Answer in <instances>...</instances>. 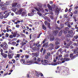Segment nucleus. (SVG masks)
<instances>
[{
  "mask_svg": "<svg viewBox=\"0 0 78 78\" xmlns=\"http://www.w3.org/2000/svg\"><path fill=\"white\" fill-rule=\"evenodd\" d=\"M7 56H8V55H7V54L5 53L4 54V55L3 56V58H6L7 57Z\"/></svg>",
  "mask_w": 78,
  "mask_h": 78,
  "instance_id": "29",
  "label": "nucleus"
},
{
  "mask_svg": "<svg viewBox=\"0 0 78 78\" xmlns=\"http://www.w3.org/2000/svg\"><path fill=\"white\" fill-rule=\"evenodd\" d=\"M56 59H63V58H62V55H60L56 57Z\"/></svg>",
  "mask_w": 78,
  "mask_h": 78,
  "instance_id": "13",
  "label": "nucleus"
},
{
  "mask_svg": "<svg viewBox=\"0 0 78 78\" xmlns=\"http://www.w3.org/2000/svg\"><path fill=\"white\" fill-rule=\"evenodd\" d=\"M17 12H16V14H21L22 11H23V9L22 8H20L17 10Z\"/></svg>",
  "mask_w": 78,
  "mask_h": 78,
  "instance_id": "3",
  "label": "nucleus"
},
{
  "mask_svg": "<svg viewBox=\"0 0 78 78\" xmlns=\"http://www.w3.org/2000/svg\"><path fill=\"white\" fill-rule=\"evenodd\" d=\"M8 47V45L6 43H5L3 45V48L5 50H6L7 49V48Z\"/></svg>",
  "mask_w": 78,
  "mask_h": 78,
  "instance_id": "6",
  "label": "nucleus"
},
{
  "mask_svg": "<svg viewBox=\"0 0 78 78\" xmlns=\"http://www.w3.org/2000/svg\"><path fill=\"white\" fill-rule=\"evenodd\" d=\"M20 8H20V5L19 4H18L17 5L16 9H18Z\"/></svg>",
  "mask_w": 78,
  "mask_h": 78,
  "instance_id": "30",
  "label": "nucleus"
},
{
  "mask_svg": "<svg viewBox=\"0 0 78 78\" xmlns=\"http://www.w3.org/2000/svg\"><path fill=\"white\" fill-rule=\"evenodd\" d=\"M42 28L44 30H45L46 29V27L44 25H43L42 26Z\"/></svg>",
  "mask_w": 78,
  "mask_h": 78,
  "instance_id": "35",
  "label": "nucleus"
},
{
  "mask_svg": "<svg viewBox=\"0 0 78 78\" xmlns=\"http://www.w3.org/2000/svg\"><path fill=\"white\" fill-rule=\"evenodd\" d=\"M2 59H2V60L1 61V63H3L4 62V59L3 60H2Z\"/></svg>",
  "mask_w": 78,
  "mask_h": 78,
  "instance_id": "64",
  "label": "nucleus"
},
{
  "mask_svg": "<svg viewBox=\"0 0 78 78\" xmlns=\"http://www.w3.org/2000/svg\"><path fill=\"white\" fill-rule=\"evenodd\" d=\"M73 45H74L75 47H76L77 46H78V44L76 43H74L73 44Z\"/></svg>",
  "mask_w": 78,
  "mask_h": 78,
  "instance_id": "40",
  "label": "nucleus"
},
{
  "mask_svg": "<svg viewBox=\"0 0 78 78\" xmlns=\"http://www.w3.org/2000/svg\"><path fill=\"white\" fill-rule=\"evenodd\" d=\"M41 34H42V33H41V34H40L37 36V38H39V37H40V36H41Z\"/></svg>",
  "mask_w": 78,
  "mask_h": 78,
  "instance_id": "59",
  "label": "nucleus"
},
{
  "mask_svg": "<svg viewBox=\"0 0 78 78\" xmlns=\"http://www.w3.org/2000/svg\"><path fill=\"white\" fill-rule=\"evenodd\" d=\"M12 62H13V63L14 64L15 63V60L14 59H13L12 60Z\"/></svg>",
  "mask_w": 78,
  "mask_h": 78,
  "instance_id": "53",
  "label": "nucleus"
},
{
  "mask_svg": "<svg viewBox=\"0 0 78 78\" xmlns=\"http://www.w3.org/2000/svg\"><path fill=\"white\" fill-rule=\"evenodd\" d=\"M73 37V34H67V38H69V37Z\"/></svg>",
  "mask_w": 78,
  "mask_h": 78,
  "instance_id": "9",
  "label": "nucleus"
},
{
  "mask_svg": "<svg viewBox=\"0 0 78 78\" xmlns=\"http://www.w3.org/2000/svg\"><path fill=\"white\" fill-rule=\"evenodd\" d=\"M17 5V2H15L12 4V7H15Z\"/></svg>",
  "mask_w": 78,
  "mask_h": 78,
  "instance_id": "24",
  "label": "nucleus"
},
{
  "mask_svg": "<svg viewBox=\"0 0 78 78\" xmlns=\"http://www.w3.org/2000/svg\"><path fill=\"white\" fill-rule=\"evenodd\" d=\"M54 40V36H52L51 37V38L50 39V41H53Z\"/></svg>",
  "mask_w": 78,
  "mask_h": 78,
  "instance_id": "23",
  "label": "nucleus"
},
{
  "mask_svg": "<svg viewBox=\"0 0 78 78\" xmlns=\"http://www.w3.org/2000/svg\"><path fill=\"white\" fill-rule=\"evenodd\" d=\"M71 48H73V45H72L70 46Z\"/></svg>",
  "mask_w": 78,
  "mask_h": 78,
  "instance_id": "62",
  "label": "nucleus"
},
{
  "mask_svg": "<svg viewBox=\"0 0 78 78\" xmlns=\"http://www.w3.org/2000/svg\"><path fill=\"white\" fill-rule=\"evenodd\" d=\"M77 12H78V11H77V10H75L74 12V14H77Z\"/></svg>",
  "mask_w": 78,
  "mask_h": 78,
  "instance_id": "56",
  "label": "nucleus"
},
{
  "mask_svg": "<svg viewBox=\"0 0 78 78\" xmlns=\"http://www.w3.org/2000/svg\"><path fill=\"white\" fill-rule=\"evenodd\" d=\"M9 37H10V38H13V37H14V35H10L9 36Z\"/></svg>",
  "mask_w": 78,
  "mask_h": 78,
  "instance_id": "31",
  "label": "nucleus"
},
{
  "mask_svg": "<svg viewBox=\"0 0 78 78\" xmlns=\"http://www.w3.org/2000/svg\"><path fill=\"white\" fill-rule=\"evenodd\" d=\"M68 33H70V34H72L73 33V31L71 30L70 31H69Z\"/></svg>",
  "mask_w": 78,
  "mask_h": 78,
  "instance_id": "43",
  "label": "nucleus"
},
{
  "mask_svg": "<svg viewBox=\"0 0 78 78\" xmlns=\"http://www.w3.org/2000/svg\"><path fill=\"white\" fill-rule=\"evenodd\" d=\"M45 51H46L45 49H44L43 52V55H45Z\"/></svg>",
  "mask_w": 78,
  "mask_h": 78,
  "instance_id": "45",
  "label": "nucleus"
},
{
  "mask_svg": "<svg viewBox=\"0 0 78 78\" xmlns=\"http://www.w3.org/2000/svg\"><path fill=\"white\" fill-rule=\"evenodd\" d=\"M48 42H47L45 43L44 44H43V47H45V48H47L48 46Z\"/></svg>",
  "mask_w": 78,
  "mask_h": 78,
  "instance_id": "18",
  "label": "nucleus"
},
{
  "mask_svg": "<svg viewBox=\"0 0 78 78\" xmlns=\"http://www.w3.org/2000/svg\"><path fill=\"white\" fill-rule=\"evenodd\" d=\"M17 31H16L14 32V34H13L14 37H16V35H17Z\"/></svg>",
  "mask_w": 78,
  "mask_h": 78,
  "instance_id": "36",
  "label": "nucleus"
},
{
  "mask_svg": "<svg viewBox=\"0 0 78 78\" xmlns=\"http://www.w3.org/2000/svg\"><path fill=\"white\" fill-rule=\"evenodd\" d=\"M17 9L16 8L14 7L12 9V11H13V12H16L17 11Z\"/></svg>",
  "mask_w": 78,
  "mask_h": 78,
  "instance_id": "16",
  "label": "nucleus"
},
{
  "mask_svg": "<svg viewBox=\"0 0 78 78\" xmlns=\"http://www.w3.org/2000/svg\"><path fill=\"white\" fill-rule=\"evenodd\" d=\"M20 61L22 63H25L26 60L25 59H21V60H20Z\"/></svg>",
  "mask_w": 78,
  "mask_h": 78,
  "instance_id": "20",
  "label": "nucleus"
},
{
  "mask_svg": "<svg viewBox=\"0 0 78 78\" xmlns=\"http://www.w3.org/2000/svg\"><path fill=\"white\" fill-rule=\"evenodd\" d=\"M72 44V41H71L70 43H68L67 44L66 47L68 48V47H69Z\"/></svg>",
  "mask_w": 78,
  "mask_h": 78,
  "instance_id": "22",
  "label": "nucleus"
},
{
  "mask_svg": "<svg viewBox=\"0 0 78 78\" xmlns=\"http://www.w3.org/2000/svg\"><path fill=\"white\" fill-rule=\"evenodd\" d=\"M65 30H66V31L64 32V33H65V34H66L67 33V31H68L69 30V28L66 27Z\"/></svg>",
  "mask_w": 78,
  "mask_h": 78,
  "instance_id": "21",
  "label": "nucleus"
},
{
  "mask_svg": "<svg viewBox=\"0 0 78 78\" xmlns=\"http://www.w3.org/2000/svg\"><path fill=\"white\" fill-rule=\"evenodd\" d=\"M36 76L37 77H39V76H40V74H39V72H36Z\"/></svg>",
  "mask_w": 78,
  "mask_h": 78,
  "instance_id": "32",
  "label": "nucleus"
},
{
  "mask_svg": "<svg viewBox=\"0 0 78 78\" xmlns=\"http://www.w3.org/2000/svg\"><path fill=\"white\" fill-rule=\"evenodd\" d=\"M0 6L2 8V9L3 10H6V6L5 7V6L3 4H1Z\"/></svg>",
  "mask_w": 78,
  "mask_h": 78,
  "instance_id": "7",
  "label": "nucleus"
},
{
  "mask_svg": "<svg viewBox=\"0 0 78 78\" xmlns=\"http://www.w3.org/2000/svg\"><path fill=\"white\" fill-rule=\"evenodd\" d=\"M47 6L49 9H50L51 10V6H50V4H48Z\"/></svg>",
  "mask_w": 78,
  "mask_h": 78,
  "instance_id": "33",
  "label": "nucleus"
},
{
  "mask_svg": "<svg viewBox=\"0 0 78 78\" xmlns=\"http://www.w3.org/2000/svg\"><path fill=\"white\" fill-rule=\"evenodd\" d=\"M9 13H6L4 16V19H6V18L9 16Z\"/></svg>",
  "mask_w": 78,
  "mask_h": 78,
  "instance_id": "17",
  "label": "nucleus"
},
{
  "mask_svg": "<svg viewBox=\"0 0 78 78\" xmlns=\"http://www.w3.org/2000/svg\"><path fill=\"white\" fill-rule=\"evenodd\" d=\"M37 61H35V63L37 64L40 62H41V63L43 62L44 64V65H47L48 64V60H44V61L43 59H42L41 60L40 59H37Z\"/></svg>",
  "mask_w": 78,
  "mask_h": 78,
  "instance_id": "1",
  "label": "nucleus"
},
{
  "mask_svg": "<svg viewBox=\"0 0 78 78\" xmlns=\"http://www.w3.org/2000/svg\"><path fill=\"white\" fill-rule=\"evenodd\" d=\"M33 50H36V48L34 47V48H33Z\"/></svg>",
  "mask_w": 78,
  "mask_h": 78,
  "instance_id": "60",
  "label": "nucleus"
},
{
  "mask_svg": "<svg viewBox=\"0 0 78 78\" xmlns=\"http://www.w3.org/2000/svg\"><path fill=\"white\" fill-rule=\"evenodd\" d=\"M21 16L22 17H25V16H27V14L24 12H23L21 14Z\"/></svg>",
  "mask_w": 78,
  "mask_h": 78,
  "instance_id": "19",
  "label": "nucleus"
},
{
  "mask_svg": "<svg viewBox=\"0 0 78 78\" xmlns=\"http://www.w3.org/2000/svg\"><path fill=\"white\" fill-rule=\"evenodd\" d=\"M34 9L37 11H38V12H41V11L42 12H44V9H41V8H40V7H38V8H37L36 7H35Z\"/></svg>",
  "mask_w": 78,
  "mask_h": 78,
  "instance_id": "2",
  "label": "nucleus"
},
{
  "mask_svg": "<svg viewBox=\"0 0 78 78\" xmlns=\"http://www.w3.org/2000/svg\"><path fill=\"white\" fill-rule=\"evenodd\" d=\"M59 48V45H57L55 47V49H56V50L57 49H58Z\"/></svg>",
  "mask_w": 78,
  "mask_h": 78,
  "instance_id": "39",
  "label": "nucleus"
},
{
  "mask_svg": "<svg viewBox=\"0 0 78 78\" xmlns=\"http://www.w3.org/2000/svg\"><path fill=\"white\" fill-rule=\"evenodd\" d=\"M50 18L51 19H53V16H50Z\"/></svg>",
  "mask_w": 78,
  "mask_h": 78,
  "instance_id": "61",
  "label": "nucleus"
},
{
  "mask_svg": "<svg viewBox=\"0 0 78 78\" xmlns=\"http://www.w3.org/2000/svg\"><path fill=\"white\" fill-rule=\"evenodd\" d=\"M8 56L9 59H12V55H9V54H8Z\"/></svg>",
  "mask_w": 78,
  "mask_h": 78,
  "instance_id": "28",
  "label": "nucleus"
},
{
  "mask_svg": "<svg viewBox=\"0 0 78 78\" xmlns=\"http://www.w3.org/2000/svg\"><path fill=\"white\" fill-rule=\"evenodd\" d=\"M78 50V48H77L76 49H74L73 50V53H75V54H76V53H77V51Z\"/></svg>",
  "mask_w": 78,
  "mask_h": 78,
  "instance_id": "26",
  "label": "nucleus"
},
{
  "mask_svg": "<svg viewBox=\"0 0 78 78\" xmlns=\"http://www.w3.org/2000/svg\"><path fill=\"white\" fill-rule=\"evenodd\" d=\"M15 57L16 58H19V57H20V55L19 54H18L16 56H15Z\"/></svg>",
  "mask_w": 78,
  "mask_h": 78,
  "instance_id": "44",
  "label": "nucleus"
},
{
  "mask_svg": "<svg viewBox=\"0 0 78 78\" xmlns=\"http://www.w3.org/2000/svg\"><path fill=\"white\" fill-rule=\"evenodd\" d=\"M50 46H51V48H49V50H51L52 49V48H53V44L51 43Z\"/></svg>",
  "mask_w": 78,
  "mask_h": 78,
  "instance_id": "27",
  "label": "nucleus"
},
{
  "mask_svg": "<svg viewBox=\"0 0 78 78\" xmlns=\"http://www.w3.org/2000/svg\"><path fill=\"white\" fill-rule=\"evenodd\" d=\"M25 56L26 58H29V55H26Z\"/></svg>",
  "mask_w": 78,
  "mask_h": 78,
  "instance_id": "57",
  "label": "nucleus"
},
{
  "mask_svg": "<svg viewBox=\"0 0 78 78\" xmlns=\"http://www.w3.org/2000/svg\"><path fill=\"white\" fill-rule=\"evenodd\" d=\"M48 26L49 29H51V27H50V23H48Z\"/></svg>",
  "mask_w": 78,
  "mask_h": 78,
  "instance_id": "34",
  "label": "nucleus"
},
{
  "mask_svg": "<svg viewBox=\"0 0 78 78\" xmlns=\"http://www.w3.org/2000/svg\"><path fill=\"white\" fill-rule=\"evenodd\" d=\"M65 25H68V26L69 28H71V26H70V22H69L67 21L65 23Z\"/></svg>",
  "mask_w": 78,
  "mask_h": 78,
  "instance_id": "12",
  "label": "nucleus"
},
{
  "mask_svg": "<svg viewBox=\"0 0 78 78\" xmlns=\"http://www.w3.org/2000/svg\"><path fill=\"white\" fill-rule=\"evenodd\" d=\"M0 18L1 19H3L4 18V16L3 15V12H1L0 13Z\"/></svg>",
  "mask_w": 78,
  "mask_h": 78,
  "instance_id": "14",
  "label": "nucleus"
},
{
  "mask_svg": "<svg viewBox=\"0 0 78 78\" xmlns=\"http://www.w3.org/2000/svg\"><path fill=\"white\" fill-rule=\"evenodd\" d=\"M31 11L34 14H36V11L34 9H32Z\"/></svg>",
  "mask_w": 78,
  "mask_h": 78,
  "instance_id": "38",
  "label": "nucleus"
},
{
  "mask_svg": "<svg viewBox=\"0 0 78 78\" xmlns=\"http://www.w3.org/2000/svg\"><path fill=\"white\" fill-rule=\"evenodd\" d=\"M9 3V1H7L6 2V3H5V4L6 5H8Z\"/></svg>",
  "mask_w": 78,
  "mask_h": 78,
  "instance_id": "41",
  "label": "nucleus"
},
{
  "mask_svg": "<svg viewBox=\"0 0 78 78\" xmlns=\"http://www.w3.org/2000/svg\"><path fill=\"white\" fill-rule=\"evenodd\" d=\"M39 75L41 76V77H43V75L42 73H39Z\"/></svg>",
  "mask_w": 78,
  "mask_h": 78,
  "instance_id": "51",
  "label": "nucleus"
},
{
  "mask_svg": "<svg viewBox=\"0 0 78 78\" xmlns=\"http://www.w3.org/2000/svg\"><path fill=\"white\" fill-rule=\"evenodd\" d=\"M62 64V62H60V61H58L56 63H52V64H49V65H51L52 66H56L57 65V64Z\"/></svg>",
  "mask_w": 78,
  "mask_h": 78,
  "instance_id": "4",
  "label": "nucleus"
},
{
  "mask_svg": "<svg viewBox=\"0 0 78 78\" xmlns=\"http://www.w3.org/2000/svg\"><path fill=\"white\" fill-rule=\"evenodd\" d=\"M44 24L45 25H47V24H48V23H47V21H45L44 22Z\"/></svg>",
  "mask_w": 78,
  "mask_h": 78,
  "instance_id": "50",
  "label": "nucleus"
},
{
  "mask_svg": "<svg viewBox=\"0 0 78 78\" xmlns=\"http://www.w3.org/2000/svg\"><path fill=\"white\" fill-rule=\"evenodd\" d=\"M59 9H57L55 12V15H58V13H59Z\"/></svg>",
  "mask_w": 78,
  "mask_h": 78,
  "instance_id": "11",
  "label": "nucleus"
},
{
  "mask_svg": "<svg viewBox=\"0 0 78 78\" xmlns=\"http://www.w3.org/2000/svg\"><path fill=\"white\" fill-rule=\"evenodd\" d=\"M62 34V30H61L60 31L59 33V36H61V34Z\"/></svg>",
  "mask_w": 78,
  "mask_h": 78,
  "instance_id": "37",
  "label": "nucleus"
},
{
  "mask_svg": "<svg viewBox=\"0 0 78 78\" xmlns=\"http://www.w3.org/2000/svg\"><path fill=\"white\" fill-rule=\"evenodd\" d=\"M70 58H72V57H73V54H70Z\"/></svg>",
  "mask_w": 78,
  "mask_h": 78,
  "instance_id": "54",
  "label": "nucleus"
},
{
  "mask_svg": "<svg viewBox=\"0 0 78 78\" xmlns=\"http://www.w3.org/2000/svg\"><path fill=\"white\" fill-rule=\"evenodd\" d=\"M70 60V59H64L63 60V61H62V62H61V63H64L65 62L69 61Z\"/></svg>",
  "mask_w": 78,
  "mask_h": 78,
  "instance_id": "8",
  "label": "nucleus"
},
{
  "mask_svg": "<svg viewBox=\"0 0 78 78\" xmlns=\"http://www.w3.org/2000/svg\"><path fill=\"white\" fill-rule=\"evenodd\" d=\"M64 27V25L63 24H61V27L63 28V27Z\"/></svg>",
  "mask_w": 78,
  "mask_h": 78,
  "instance_id": "63",
  "label": "nucleus"
},
{
  "mask_svg": "<svg viewBox=\"0 0 78 78\" xmlns=\"http://www.w3.org/2000/svg\"><path fill=\"white\" fill-rule=\"evenodd\" d=\"M9 25H13V23H12L11 22H9Z\"/></svg>",
  "mask_w": 78,
  "mask_h": 78,
  "instance_id": "58",
  "label": "nucleus"
},
{
  "mask_svg": "<svg viewBox=\"0 0 78 78\" xmlns=\"http://www.w3.org/2000/svg\"><path fill=\"white\" fill-rule=\"evenodd\" d=\"M38 44H39V42H38V44L34 43V46H37Z\"/></svg>",
  "mask_w": 78,
  "mask_h": 78,
  "instance_id": "47",
  "label": "nucleus"
},
{
  "mask_svg": "<svg viewBox=\"0 0 78 78\" xmlns=\"http://www.w3.org/2000/svg\"><path fill=\"white\" fill-rule=\"evenodd\" d=\"M5 36L6 37H9V34H8V33H6V34Z\"/></svg>",
  "mask_w": 78,
  "mask_h": 78,
  "instance_id": "52",
  "label": "nucleus"
},
{
  "mask_svg": "<svg viewBox=\"0 0 78 78\" xmlns=\"http://www.w3.org/2000/svg\"><path fill=\"white\" fill-rule=\"evenodd\" d=\"M16 42H12L11 45H16Z\"/></svg>",
  "mask_w": 78,
  "mask_h": 78,
  "instance_id": "42",
  "label": "nucleus"
},
{
  "mask_svg": "<svg viewBox=\"0 0 78 78\" xmlns=\"http://www.w3.org/2000/svg\"><path fill=\"white\" fill-rule=\"evenodd\" d=\"M59 33L58 30H54L53 32V34L54 35H56Z\"/></svg>",
  "mask_w": 78,
  "mask_h": 78,
  "instance_id": "10",
  "label": "nucleus"
},
{
  "mask_svg": "<svg viewBox=\"0 0 78 78\" xmlns=\"http://www.w3.org/2000/svg\"><path fill=\"white\" fill-rule=\"evenodd\" d=\"M13 52V51H12V50H11V49H9V53H8V55L10 53H12Z\"/></svg>",
  "mask_w": 78,
  "mask_h": 78,
  "instance_id": "25",
  "label": "nucleus"
},
{
  "mask_svg": "<svg viewBox=\"0 0 78 78\" xmlns=\"http://www.w3.org/2000/svg\"><path fill=\"white\" fill-rule=\"evenodd\" d=\"M55 40L56 41L55 42V45H59V43L58 42L59 41V40L58 38H55Z\"/></svg>",
  "mask_w": 78,
  "mask_h": 78,
  "instance_id": "5",
  "label": "nucleus"
},
{
  "mask_svg": "<svg viewBox=\"0 0 78 78\" xmlns=\"http://www.w3.org/2000/svg\"><path fill=\"white\" fill-rule=\"evenodd\" d=\"M8 73H5V74H4L3 75H2V76H3V77L5 76H6L7 75H8Z\"/></svg>",
  "mask_w": 78,
  "mask_h": 78,
  "instance_id": "46",
  "label": "nucleus"
},
{
  "mask_svg": "<svg viewBox=\"0 0 78 78\" xmlns=\"http://www.w3.org/2000/svg\"><path fill=\"white\" fill-rule=\"evenodd\" d=\"M39 12H39V11H38V12H37V14H38V15H39V16H41V13Z\"/></svg>",
  "mask_w": 78,
  "mask_h": 78,
  "instance_id": "49",
  "label": "nucleus"
},
{
  "mask_svg": "<svg viewBox=\"0 0 78 78\" xmlns=\"http://www.w3.org/2000/svg\"><path fill=\"white\" fill-rule=\"evenodd\" d=\"M34 55H35V56H36V57H37V56H38V55L37 54V53H34Z\"/></svg>",
  "mask_w": 78,
  "mask_h": 78,
  "instance_id": "48",
  "label": "nucleus"
},
{
  "mask_svg": "<svg viewBox=\"0 0 78 78\" xmlns=\"http://www.w3.org/2000/svg\"><path fill=\"white\" fill-rule=\"evenodd\" d=\"M26 62L27 63H30V64H32L34 62L32 60L30 61H27Z\"/></svg>",
  "mask_w": 78,
  "mask_h": 78,
  "instance_id": "15",
  "label": "nucleus"
},
{
  "mask_svg": "<svg viewBox=\"0 0 78 78\" xmlns=\"http://www.w3.org/2000/svg\"><path fill=\"white\" fill-rule=\"evenodd\" d=\"M45 59H48V56L46 55L45 57Z\"/></svg>",
  "mask_w": 78,
  "mask_h": 78,
  "instance_id": "55",
  "label": "nucleus"
}]
</instances>
